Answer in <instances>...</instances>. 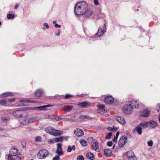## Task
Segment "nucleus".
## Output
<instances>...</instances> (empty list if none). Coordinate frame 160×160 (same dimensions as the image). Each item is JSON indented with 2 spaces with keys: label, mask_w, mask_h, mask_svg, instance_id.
Masks as SVG:
<instances>
[{
  "label": "nucleus",
  "mask_w": 160,
  "mask_h": 160,
  "mask_svg": "<svg viewBox=\"0 0 160 160\" xmlns=\"http://www.w3.org/2000/svg\"><path fill=\"white\" fill-rule=\"evenodd\" d=\"M74 12L76 16L84 15L87 18L90 17L93 12L91 9L88 8V4L84 1L78 2L75 5Z\"/></svg>",
  "instance_id": "1"
},
{
  "label": "nucleus",
  "mask_w": 160,
  "mask_h": 160,
  "mask_svg": "<svg viewBox=\"0 0 160 160\" xmlns=\"http://www.w3.org/2000/svg\"><path fill=\"white\" fill-rule=\"evenodd\" d=\"M128 104H126L123 108V110L126 114H130L132 113L134 108H138L139 107V101L133 100L128 102Z\"/></svg>",
  "instance_id": "2"
},
{
  "label": "nucleus",
  "mask_w": 160,
  "mask_h": 160,
  "mask_svg": "<svg viewBox=\"0 0 160 160\" xmlns=\"http://www.w3.org/2000/svg\"><path fill=\"white\" fill-rule=\"evenodd\" d=\"M45 131L47 133H48L54 136H58L62 134L63 132L60 130H56L52 127H49L46 128Z\"/></svg>",
  "instance_id": "3"
},
{
  "label": "nucleus",
  "mask_w": 160,
  "mask_h": 160,
  "mask_svg": "<svg viewBox=\"0 0 160 160\" xmlns=\"http://www.w3.org/2000/svg\"><path fill=\"white\" fill-rule=\"evenodd\" d=\"M49 154L48 152L45 149H43L39 151L37 155V157L40 159H42L47 157Z\"/></svg>",
  "instance_id": "4"
},
{
  "label": "nucleus",
  "mask_w": 160,
  "mask_h": 160,
  "mask_svg": "<svg viewBox=\"0 0 160 160\" xmlns=\"http://www.w3.org/2000/svg\"><path fill=\"white\" fill-rule=\"evenodd\" d=\"M106 31V26L105 24H104L103 26H101L99 28L98 32L96 35H98L99 37L102 36Z\"/></svg>",
  "instance_id": "5"
},
{
  "label": "nucleus",
  "mask_w": 160,
  "mask_h": 160,
  "mask_svg": "<svg viewBox=\"0 0 160 160\" xmlns=\"http://www.w3.org/2000/svg\"><path fill=\"white\" fill-rule=\"evenodd\" d=\"M128 138L125 136H122L118 142V145L120 147H123L127 142Z\"/></svg>",
  "instance_id": "6"
},
{
  "label": "nucleus",
  "mask_w": 160,
  "mask_h": 160,
  "mask_svg": "<svg viewBox=\"0 0 160 160\" xmlns=\"http://www.w3.org/2000/svg\"><path fill=\"white\" fill-rule=\"evenodd\" d=\"M104 101L105 103L107 104H111L113 103L114 99L112 96H108L105 98Z\"/></svg>",
  "instance_id": "7"
},
{
  "label": "nucleus",
  "mask_w": 160,
  "mask_h": 160,
  "mask_svg": "<svg viewBox=\"0 0 160 160\" xmlns=\"http://www.w3.org/2000/svg\"><path fill=\"white\" fill-rule=\"evenodd\" d=\"M62 145L61 143H57V148L56 152V153L57 154L58 156H60L63 154V152L62 151V148H61Z\"/></svg>",
  "instance_id": "8"
},
{
  "label": "nucleus",
  "mask_w": 160,
  "mask_h": 160,
  "mask_svg": "<svg viewBox=\"0 0 160 160\" xmlns=\"http://www.w3.org/2000/svg\"><path fill=\"white\" fill-rule=\"evenodd\" d=\"M91 146L94 151H96L97 152H99V150H98L99 147L98 143L97 141H96L93 143H92Z\"/></svg>",
  "instance_id": "9"
},
{
  "label": "nucleus",
  "mask_w": 160,
  "mask_h": 160,
  "mask_svg": "<svg viewBox=\"0 0 160 160\" xmlns=\"http://www.w3.org/2000/svg\"><path fill=\"white\" fill-rule=\"evenodd\" d=\"M98 109V113H102L105 112V106L103 104H99L97 106Z\"/></svg>",
  "instance_id": "10"
},
{
  "label": "nucleus",
  "mask_w": 160,
  "mask_h": 160,
  "mask_svg": "<svg viewBox=\"0 0 160 160\" xmlns=\"http://www.w3.org/2000/svg\"><path fill=\"white\" fill-rule=\"evenodd\" d=\"M9 152L11 155L15 156L19 154V151L18 149L13 148L10 150Z\"/></svg>",
  "instance_id": "11"
},
{
  "label": "nucleus",
  "mask_w": 160,
  "mask_h": 160,
  "mask_svg": "<svg viewBox=\"0 0 160 160\" xmlns=\"http://www.w3.org/2000/svg\"><path fill=\"white\" fill-rule=\"evenodd\" d=\"M74 132L78 137L82 136L84 134V132L82 130L80 129H76L74 130Z\"/></svg>",
  "instance_id": "12"
},
{
  "label": "nucleus",
  "mask_w": 160,
  "mask_h": 160,
  "mask_svg": "<svg viewBox=\"0 0 160 160\" xmlns=\"http://www.w3.org/2000/svg\"><path fill=\"white\" fill-rule=\"evenodd\" d=\"M133 132H136L139 135H141L142 133V128L139 125L137 126L134 129Z\"/></svg>",
  "instance_id": "13"
},
{
  "label": "nucleus",
  "mask_w": 160,
  "mask_h": 160,
  "mask_svg": "<svg viewBox=\"0 0 160 160\" xmlns=\"http://www.w3.org/2000/svg\"><path fill=\"white\" fill-rule=\"evenodd\" d=\"M148 126L152 128H154L157 126V122L151 120L148 122Z\"/></svg>",
  "instance_id": "14"
},
{
  "label": "nucleus",
  "mask_w": 160,
  "mask_h": 160,
  "mask_svg": "<svg viewBox=\"0 0 160 160\" xmlns=\"http://www.w3.org/2000/svg\"><path fill=\"white\" fill-rule=\"evenodd\" d=\"M31 102L32 103H35V101H30L29 100H27V101H25L24 100H21L20 101V103L19 104H18L17 105H16V106H25V104L23 103H22V102Z\"/></svg>",
  "instance_id": "15"
},
{
  "label": "nucleus",
  "mask_w": 160,
  "mask_h": 160,
  "mask_svg": "<svg viewBox=\"0 0 160 160\" xmlns=\"http://www.w3.org/2000/svg\"><path fill=\"white\" fill-rule=\"evenodd\" d=\"M43 91L42 89H38L35 92V95L37 98H39L43 94Z\"/></svg>",
  "instance_id": "16"
},
{
  "label": "nucleus",
  "mask_w": 160,
  "mask_h": 160,
  "mask_svg": "<svg viewBox=\"0 0 160 160\" xmlns=\"http://www.w3.org/2000/svg\"><path fill=\"white\" fill-rule=\"evenodd\" d=\"M150 114V111L147 109L143 110L141 112V115L144 117H148L149 116Z\"/></svg>",
  "instance_id": "17"
},
{
  "label": "nucleus",
  "mask_w": 160,
  "mask_h": 160,
  "mask_svg": "<svg viewBox=\"0 0 160 160\" xmlns=\"http://www.w3.org/2000/svg\"><path fill=\"white\" fill-rule=\"evenodd\" d=\"M78 105L81 108H87L88 106H89V102H80L78 104Z\"/></svg>",
  "instance_id": "18"
},
{
  "label": "nucleus",
  "mask_w": 160,
  "mask_h": 160,
  "mask_svg": "<svg viewBox=\"0 0 160 160\" xmlns=\"http://www.w3.org/2000/svg\"><path fill=\"white\" fill-rule=\"evenodd\" d=\"M73 107L70 105H67L62 107V109L65 112H69L73 108Z\"/></svg>",
  "instance_id": "19"
},
{
  "label": "nucleus",
  "mask_w": 160,
  "mask_h": 160,
  "mask_svg": "<svg viewBox=\"0 0 160 160\" xmlns=\"http://www.w3.org/2000/svg\"><path fill=\"white\" fill-rule=\"evenodd\" d=\"M22 111L21 110H17L13 112V114L17 117H21L22 113Z\"/></svg>",
  "instance_id": "20"
},
{
  "label": "nucleus",
  "mask_w": 160,
  "mask_h": 160,
  "mask_svg": "<svg viewBox=\"0 0 160 160\" xmlns=\"http://www.w3.org/2000/svg\"><path fill=\"white\" fill-rule=\"evenodd\" d=\"M116 119L119 123L122 125H124L126 123L125 119L122 117L118 116L117 118Z\"/></svg>",
  "instance_id": "21"
},
{
  "label": "nucleus",
  "mask_w": 160,
  "mask_h": 160,
  "mask_svg": "<svg viewBox=\"0 0 160 160\" xmlns=\"http://www.w3.org/2000/svg\"><path fill=\"white\" fill-rule=\"evenodd\" d=\"M104 152L105 156L107 157H109L112 155V152L109 149H105L104 151Z\"/></svg>",
  "instance_id": "22"
},
{
  "label": "nucleus",
  "mask_w": 160,
  "mask_h": 160,
  "mask_svg": "<svg viewBox=\"0 0 160 160\" xmlns=\"http://www.w3.org/2000/svg\"><path fill=\"white\" fill-rule=\"evenodd\" d=\"M127 155L128 158H132L134 156V153L132 150L128 151L127 153Z\"/></svg>",
  "instance_id": "23"
},
{
  "label": "nucleus",
  "mask_w": 160,
  "mask_h": 160,
  "mask_svg": "<svg viewBox=\"0 0 160 160\" xmlns=\"http://www.w3.org/2000/svg\"><path fill=\"white\" fill-rule=\"evenodd\" d=\"M21 123L23 125H26L28 123V119L27 118H23L20 120Z\"/></svg>",
  "instance_id": "24"
},
{
  "label": "nucleus",
  "mask_w": 160,
  "mask_h": 160,
  "mask_svg": "<svg viewBox=\"0 0 160 160\" xmlns=\"http://www.w3.org/2000/svg\"><path fill=\"white\" fill-rule=\"evenodd\" d=\"M86 157L91 160H93L94 159V155L91 152H89L87 153Z\"/></svg>",
  "instance_id": "25"
},
{
  "label": "nucleus",
  "mask_w": 160,
  "mask_h": 160,
  "mask_svg": "<svg viewBox=\"0 0 160 160\" xmlns=\"http://www.w3.org/2000/svg\"><path fill=\"white\" fill-rule=\"evenodd\" d=\"M139 126H140V127L141 128H147L148 126V122H141L139 125Z\"/></svg>",
  "instance_id": "26"
},
{
  "label": "nucleus",
  "mask_w": 160,
  "mask_h": 160,
  "mask_svg": "<svg viewBox=\"0 0 160 160\" xmlns=\"http://www.w3.org/2000/svg\"><path fill=\"white\" fill-rule=\"evenodd\" d=\"M76 149V147L74 145L69 146L68 147V149H67V152H71L72 149L73 150H75Z\"/></svg>",
  "instance_id": "27"
},
{
  "label": "nucleus",
  "mask_w": 160,
  "mask_h": 160,
  "mask_svg": "<svg viewBox=\"0 0 160 160\" xmlns=\"http://www.w3.org/2000/svg\"><path fill=\"white\" fill-rule=\"evenodd\" d=\"M118 128L115 127H113V128H111L110 127H108L107 128V129L109 131H111L112 132H116V131Z\"/></svg>",
  "instance_id": "28"
},
{
  "label": "nucleus",
  "mask_w": 160,
  "mask_h": 160,
  "mask_svg": "<svg viewBox=\"0 0 160 160\" xmlns=\"http://www.w3.org/2000/svg\"><path fill=\"white\" fill-rule=\"evenodd\" d=\"M80 142L81 145L83 147H85L87 145V142L84 139H81L80 140Z\"/></svg>",
  "instance_id": "29"
},
{
  "label": "nucleus",
  "mask_w": 160,
  "mask_h": 160,
  "mask_svg": "<svg viewBox=\"0 0 160 160\" xmlns=\"http://www.w3.org/2000/svg\"><path fill=\"white\" fill-rule=\"evenodd\" d=\"M5 158L6 160H15L12 156L9 154H6Z\"/></svg>",
  "instance_id": "30"
},
{
  "label": "nucleus",
  "mask_w": 160,
  "mask_h": 160,
  "mask_svg": "<svg viewBox=\"0 0 160 160\" xmlns=\"http://www.w3.org/2000/svg\"><path fill=\"white\" fill-rule=\"evenodd\" d=\"M52 106V105H44V106H41V107H37L36 108H37V109H39V110H42L44 109H43V108H44L48 107H50V106Z\"/></svg>",
  "instance_id": "31"
},
{
  "label": "nucleus",
  "mask_w": 160,
  "mask_h": 160,
  "mask_svg": "<svg viewBox=\"0 0 160 160\" xmlns=\"http://www.w3.org/2000/svg\"><path fill=\"white\" fill-rule=\"evenodd\" d=\"M3 97H6L8 96H12L13 94L11 92H6L1 94Z\"/></svg>",
  "instance_id": "32"
},
{
  "label": "nucleus",
  "mask_w": 160,
  "mask_h": 160,
  "mask_svg": "<svg viewBox=\"0 0 160 160\" xmlns=\"http://www.w3.org/2000/svg\"><path fill=\"white\" fill-rule=\"evenodd\" d=\"M88 140L89 143H93L95 141V140L92 137H90L88 138Z\"/></svg>",
  "instance_id": "33"
},
{
  "label": "nucleus",
  "mask_w": 160,
  "mask_h": 160,
  "mask_svg": "<svg viewBox=\"0 0 160 160\" xmlns=\"http://www.w3.org/2000/svg\"><path fill=\"white\" fill-rule=\"evenodd\" d=\"M80 118L82 119H91V118L89 116H85V115H81L80 116Z\"/></svg>",
  "instance_id": "34"
},
{
  "label": "nucleus",
  "mask_w": 160,
  "mask_h": 160,
  "mask_svg": "<svg viewBox=\"0 0 160 160\" xmlns=\"http://www.w3.org/2000/svg\"><path fill=\"white\" fill-rule=\"evenodd\" d=\"M63 137L62 136L58 138H55V141L56 142L62 141Z\"/></svg>",
  "instance_id": "35"
},
{
  "label": "nucleus",
  "mask_w": 160,
  "mask_h": 160,
  "mask_svg": "<svg viewBox=\"0 0 160 160\" xmlns=\"http://www.w3.org/2000/svg\"><path fill=\"white\" fill-rule=\"evenodd\" d=\"M37 121V119L35 118H33L28 119V123H32L35 122Z\"/></svg>",
  "instance_id": "36"
},
{
  "label": "nucleus",
  "mask_w": 160,
  "mask_h": 160,
  "mask_svg": "<svg viewBox=\"0 0 160 160\" xmlns=\"http://www.w3.org/2000/svg\"><path fill=\"white\" fill-rule=\"evenodd\" d=\"M7 17L8 19H13L14 17V14H9L7 15Z\"/></svg>",
  "instance_id": "37"
},
{
  "label": "nucleus",
  "mask_w": 160,
  "mask_h": 160,
  "mask_svg": "<svg viewBox=\"0 0 160 160\" xmlns=\"http://www.w3.org/2000/svg\"><path fill=\"white\" fill-rule=\"evenodd\" d=\"M112 133L111 132H110L108 133L106 135L105 137L106 139H109L110 138V137L112 136Z\"/></svg>",
  "instance_id": "38"
},
{
  "label": "nucleus",
  "mask_w": 160,
  "mask_h": 160,
  "mask_svg": "<svg viewBox=\"0 0 160 160\" xmlns=\"http://www.w3.org/2000/svg\"><path fill=\"white\" fill-rule=\"evenodd\" d=\"M6 103V101L5 100H0V105H4Z\"/></svg>",
  "instance_id": "39"
},
{
  "label": "nucleus",
  "mask_w": 160,
  "mask_h": 160,
  "mask_svg": "<svg viewBox=\"0 0 160 160\" xmlns=\"http://www.w3.org/2000/svg\"><path fill=\"white\" fill-rule=\"evenodd\" d=\"M84 158L82 155H78L77 157V160H84Z\"/></svg>",
  "instance_id": "40"
},
{
  "label": "nucleus",
  "mask_w": 160,
  "mask_h": 160,
  "mask_svg": "<svg viewBox=\"0 0 160 160\" xmlns=\"http://www.w3.org/2000/svg\"><path fill=\"white\" fill-rule=\"evenodd\" d=\"M35 141L37 142H41V138L40 137L37 136L36 137L35 139Z\"/></svg>",
  "instance_id": "41"
},
{
  "label": "nucleus",
  "mask_w": 160,
  "mask_h": 160,
  "mask_svg": "<svg viewBox=\"0 0 160 160\" xmlns=\"http://www.w3.org/2000/svg\"><path fill=\"white\" fill-rule=\"evenodd\" d=\"M60 159L59 156L56 155L53 158L52 160H59Z\"/></svg>",
  "instance_id": "42"
},
{
  "label": "nucleus",
  "mask_w": 160,
  "mask_h": 160,
  "mask_svg": "<svg viewBox=\"0 0 160 160\" xmlns=\"http://www.w3.org/2000/svg\"><path fill=\"white\" fill-rule=\"evenodd\" d=\"M148 145L149 146H152L153 145V142L152 140L148 141Z\"/></svg>",
  "instance_id": "43"
},
{
  "label": "nucleus",
  "mask_w": 160,
  "mask_h": 160,
  "mask_svg": "<svg viewBox=\"0 0 160 160\" xmlns=\"http://www.w3.org/2000/svg\"><path fill=\"white\" fill-rule=\"evenodd\" d=\"M72 96H73L72 95H71L68 94H67L66 95V96L64 97V98L67 99L70 97H72Z\"/></svg>",
  "instance_id": "44"
},
{
  "label": "nucleus",
  "mask_w": 160,
  "mask_h": 160,
  "mask_svg": "<svg viewBox=\"0 0 160 160\" xmlns=\"http://www.w3.org/2000/svg\"><path fill=\"white\" fill-rule=\"evenodd\" d=\"M94 4L96 6H98L99 5V2L98 0H94Z\"/></svg>",
  "instance_id": "45"
},
{
  "label": "nucleus",
  "mask_w": 160,
  "mask_h": 160,
  "mask_svg": "<svg viewBox=\"0 0 160 160\" xmlns=\"http://www.w3.org/2000/svg\"><path fill=\"white\" fill-rule=\"evenodd\" d=\"M112 141L108 142L107 143V145L108 146H111L112 145Z\"/></svg>",
  "instance_id": "46"
},
{
  "label": "nucleus",
  "mask_w": 160,
  "mask_h": 160,
  "mask_svg": "<svg viewBox=\"0 0 160 160\" xmlns=\"http://www.w3.org/2000/svg\"><path fill=\"white\" fill-rule=\"evenodd\" d=\"M158 106L157 107L156 109L158 112H160V104L159 105L158 104Z\"/></svg>",
  "instance_id": "47"
},
{
  "label": "nucleus",
  "mask_w": 160,
  "mask_h": 160,
  "mask_svg": "<svg viewBox=\"0 0 160 160\" xmlns=\"http://www.w3.org/2000/svg\"><path fill=\"white\" fill-rule=\"evenodd\" d=\"M43 25L44 26V27H46V28L47 29H48L49 28V27L47 23H44Z\"/></svg>",
  "instance_id": "48"
},
{
  "label": "nucleus",
  "mask_w": 160,
  "mask_h": 160,
  "mask_svg": "<svg viewBox=\"0 0 160 160\" xmlns=\"http://www.w3.org/2000/svg\"><path fill=\"white\" fill-rule=\"evenodd\" d=\"M15 100V98H11V99H8V101L9 102H14Z\"/></svg>",
  "instance_id": "49"
},
{
  "label": "nucleus",
  "mask_w": 160,
  "mask_h": 160,
  "mask_svg": "<svg viewBox=\"0 0 160 160\" xmlns=\"http://www.w3.org/2000/svg\"><path fill=\"white\" fill-rule=\"evenodd\" d=\"M54 26L56 28H60L61 27V26L60 25L58 24L57 23H55V24L54 25Z\"/></svg>",
  "instance_id": "50"
},
{
  "label": "nucleus",
  "mask_w": 160,
  "mask_h": 160,
  "mask_svg": "<svg viewBox=\"0 0 160 160\" xmlns=\"http://www.w3.org/2000/svg\"><path fill=\"white\" fill-rule=\"evenodd\" d=\"M61 31L60 30H58V32L57 33H55V35L57 36H59L60 35Z\"/></svg>",
  "instance_id": "51"
},
{
  "label": "nucleus",
  "mask_w": 160,
  "mask_h": 160,
  "mask_svg": "<svg viewBox=\"0 0 160 160\" xmlns=\"http://www.w3.org/2000/svg\"><path fill=\"white\" fill-rule=\"evenodd\" d=\"M119 134V132H117L116 133V136H114V137L115 138H116L118 139V136Z\"/></svg>",
  "instance_id": "52"
},
{
  "label": "nucleus",
  "mask_w": 160,
  "mask_h": 160,
  "mask_svg": "<svg viewBox=\"0 0 160 160\" xmlns=\"http://www.w3.org/2000/svg\"><path fill=\"white\" fill-rule=\"evenodd\" d=\"M18 4H16L15 6V8H14V9H16L18 8Z\"/></svg>",
  "instance_id": "53"
},
{
  "label": "nucleus",
  "mask_w": 160,
  "mask_h": 160,
  "mask_svg": "<svg viewBox=\"0 0 160 160\" xmlns=\"http://www.w3.org/2000/svg\"><path fill=\"white\" fill-rule=\"evenodd\" d=\"M117 138H115L114 137V138L113 139V141L114 142H115L116 141V140H117Z\"/></svg>",
  "instance_id": "54"
},
{
  "label": "nucleus",
  "mask_w": 160,
  "mask_h": 160,
  "mask_svg": "<svg viewBox=\"0 0 160 160\" xmlns=\"http://www.w3.org/2000/svg\"><path fill=\"white\" fill-rule=\"evenodd\" d=\"M56 21L55 20H53L52 22L54 24H55V23H56Z\"/></svg>",
  "instance_id": "55"
},
{
  "label": "nucleus",
  "mask_w": 160,
  "mask_h": 160,
  "mask_svg": "<svg viewBox=\"0 0 160 160\" xmlns=\"http://www.w3.org/2000/svg\"><path fill=\"white\" fill-rule=\"evenodd\" d=\"M136 104V103H135L133 104H132L131 105V106H132L133 105H134V106H135Z\"/></svg>",
  "instance_id": "56"
},
{
  "label": "nucleus",
  "mask_w": 160,
  "mask_h": 160,
  "mask_svg": "<svg viewBox=\"0 0 160 160\" xmlns=\"http://www.w3.org/2000/svg\"><path fill=\"white\" fill-rule=\"evenodd\" d=\"M159 122H160V115L159 116Z\"/></svg>",
  "instance_id": "57"
},
{
  "label": "nucleus",
  "mask_w": 160,
  "mask_h": 160,
  "mask_svg": "<svg viewBox=\"0 0 160 160\" xmlns=\"http://www.w3.org/2000/svg\"><path fill=\"white\" fill-rule=\"evenodd\" d=\"M43 30H45L46 29V28H45V27H43Z\"/></svg>",
  "instance_id": "58"
},
{
  "label": "nucleus",
  "mask_w": 160,
  "mask_h": 160,
  "mask_svg": "<svg viewBox=\"0 0 160 160\" xmlns=\"http://www.w3.org/2000/svg\"><path fill=\"white\" fill-rule=\"evenodd\" d=\"M3 119L4 120H6V118H3Z\"/></svg>",
  "instance_id": "59"
},
{
  "label": "nucleus",
  "mask_w": 160,
  "mask_h": 160,
  "mask_svg": "<svg viewBox=\"0 0 160 160\" xmlns=\"http://www.w3.org/2000/svg\"><path fill=\"white\" fill-rule=\"evenodd\" d=\"M114 147H115V146L114 145V146H113V148H114Z\"/></svg>",
  "instance_id": "60"
},
{
  "label": "nucleus",
  "mask_w": 160,
  "mask_h": 160,
  "mask_svg": "<svg viewBox=\"0 0 160 160\" xmlns=\"http://www.w3.org/2000/svg\"><path fill=\"white\" fill-rule=\"evenodd\" d=\"M1 22L0 21V25H1Z\"/></svg>",
  "instance_id": "61"
},
{
  "label": "nucleus",
  "mask_w": 160,
  "mask_h": 160,
  "mask_svg": "<svg viewBox=\"0 0 160 160\" xmlns=\"http://www.w3.org/2000/svg\"><path fill=\"white\" fill-rule=\"evenodd\" d=\"M138 11V9H137V11Z\"/></svg>",
  "instance_id": "62"
},
{
  "label": "nucleus",
  "mask_w": 160,
  "mask_h": 160,
  "mask_svg": "<svg viewBox=\"0 0 160 160\" xmlns=\"http://www.w3.org/2000/svg\"><path fill=\"white\" fill-rule=\"evenodd\" d=\"M30 160H33V159H30Z\"/></svg>",
  "instance_id": "63"
}]
</instances>
